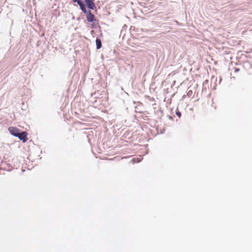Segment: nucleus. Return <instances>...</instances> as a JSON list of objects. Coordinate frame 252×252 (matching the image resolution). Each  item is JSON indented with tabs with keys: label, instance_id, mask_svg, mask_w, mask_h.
I'll return each instance as SVG.
<instances>
[{
	"label": "nucleus",
	"instance_id": "4",
	"mask_svg": "<svg viewBox=\"0 0 252 252\" xmlns=\"http://www.w3.org/2000/svg\"><path fill=\"white\" fill-rule=\"evenodd\" d=\"M27 133L25 131L21 133H19L17 136L20 140H23V142H26L27 140Z\"/></svg>",
	"mask_w": 252,
	"mask_h": 252
},
{
	"label": "nucleus",
	"instance_id": "1",
	"mask_svg": "<svg viewBox=\"0 0 252 252\" xmlns=\"http://www.w3.org/2000/svg\"><path fill=\"white\" fill-rule=\"evenodd\" d=\"M84 13L86 14V18L88 22H93L95 20L94 15L90 10L87 11L86 9V12Z\"/></svg>",
	"mask_w": 252,
	"mask_h": 252
},
{
	"label": "nucleus",
	"instance_id": "7",
	"mask_svg": "<svg viewBox=\"0 0 252 252\" xmlns=\"http://www.w3.org/2000/svg\"><path fill=\"white\" fill-rule=\"evenodd\" d=\"M176 115L179 117H181V113L180 112H176Z\"/></svg>",
	"mask_w": 252,
	"mask_h": 252
},
{
	"label": "nucleus",
	"instance_id": "6",
	"mask_svg": "<svg viewBox=\"0 0 252 252\" xmlns=\"http://www.w3.org/2000/svg\"><path fill=\"white\" fill-rule=\"evenodd\" d=\"M95 42H96V48L97 49H100L102 46L101 40L98 38H96V39L95 40Z\"/></svg>",
	"mask_w": 252,
	"mask_h": 252
},
{
	"label": "nucleus",
	"instance_id": "2",
	"mask_svg": "<svg viewBox=\"0 0 252 252\" xmlns=\"http://www.w3.org/2000/svg\"><path fill=\"white\" fill-rule=\"evenodd\" d=\"M8 130L12 135L16 137L17 136L18 134L19 133V129H18L17 127L13 126L9 127L8 128Z\"/></svg>",
	"mask_w": 252,
	"mask_h": 252
},
{
	"label": "nucleus",
	"instance_id": "3",
	"mask_svg": "<svg viewBox=\"0 0 252 252\" xmlns=\"http://www.w3.org/2000/svg\"><path fill=\"white\" fill-rule=\"evenodd\" d=\"M87 7L89 9H94L95 8L94 0H84Z\"/></svg>",
	"mask_w": 252,
	"mask_h": 252
},
{
	"label": "nucleus",
	"instance_id": "5",
	"mask_svg": "<svg viewBox=\"0 0 252 252\" xmlns=\"http://www.w3.org/2000/svg\"><path fill=\"white\" fill-rule=\"evenodd\" d=\"M74 2H77L83 12H86V6L81 0H72Z\"/></svg>",
	"mask_w": 252,
	"mask_h": 252
}]
</instances>
